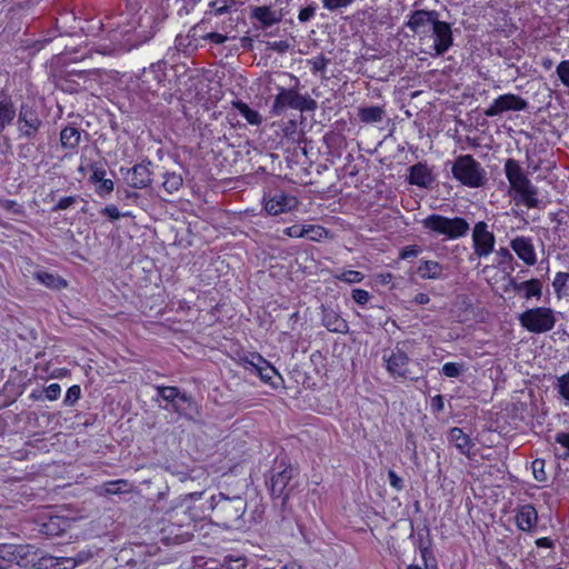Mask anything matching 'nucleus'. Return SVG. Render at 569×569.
Segmentation results:
<instances>
[{
    "label": "nucleus",
    "instance_id": "f257e3e1",
    "mask_svg": "<svg viewBox=\"0 0 569 569\" xmlns=\"http://www.w3.org/2000/svg\"><path fill=\"white\" fill-rule=\"evenodd\" d=\"M209 507L221 526L228 529L246 527L247 500L242 496L228 497L220 492L210 498Z\"/></svg>",
    "mask_w": 569,
    "mask_h": 569
},
{
    "label": "nucleus",
    "instance_id": "f03ea898",
    "mask_svg": "<svg viewBox=\"0 0 569 569\" xmlns=\"http://www.w3.org/2000/svg\"><path fill=\"white\" fill-rule=\"evenodd\" d=\"M505 173L511 189L519 194L520 200L528 208H537L539 204L538 189L528 179L519 162L515 159H508L505 163Z\"/></svg>",
    "mask_w": 569,
    "mask_h": 569
},
{
    "label": "nucleus",
    "instance_id": "7ed1b4c3",
    "mask_svg": "<svg viewBox=\"0 0 569 569\" xmlns=\"http://www.w3.org/2000/svg\"><path fill=\"white\" fill-rule=\"evenodd\" d=\"M422 227L433 236H443L447 239H459L469 232V222L461 217H445L432 213L421 221Z\"/></svg>",
    "mask_w": 569,
    "mask_h": 569
},
{
    "label": "nucleus",
    "instance_id": "20e7f679",
    "mask_svg": "<svg viewBox=\"0 0 569 569\" xmlns=\"http://www.w3.org/2000/svg\"><path fill=\"white\" fill-rule=\"evenodd\" d=\"M456 180L469 188H480L486 183V170L471 154H461L451 164Z\"/></svg>",
    "mask_w": 569,
    "mask_h": 569
},
{
    "label": "nucleus",
    "instance_id": "39448f33",
    "mask_svg": "<svg viewBox=\"0 0 569 569\" xmlns=\"http://www.w3.org/2000/svg\"><path fill=\"white\" fill-rule=\"evenodd\" d=\"M17 117L16 126L19 138L28 141L34 140L43 127V120L37 106L30 102H22Z\"/></svg>",
    "mask_w": 569,
    "mask_h": 569
},
{
    "label": "nucleus",
    "instance_id": "423d86ee",
    "mask_svg": "<svg viewBox=\"0 0 569 569\" xmlns=\"http://www.w3.org/2000/svg\"><path fill=\"white\" fill-rule=\"evenodd\" d=\"M157 393L169 402L172 410L179 416L189 421H196L194 416L198 413V408L191 396L181 392L178 387L173 386H159L157 387Z\"/></svg>",
    "mask_w": 569,
    "mask_h": 569
},
{
    "label": "nucleus",
    "instance_id": "0eeeda50",
    "mask_svg": "<svg viewBox=\"0 0 569 569\" xmlns=\"http://www.w3.org/2000/svg\"><path fill=\"white\" fill-rule=\"evenodd\" d=\"M317 107V101L309 96H302L295 89L280 88L279 93L274 97L271 111L273 114L279 116L286 108H292L303 112L315 111Z\"/></svg>",
    "mask_w": 569,
    "mask_h": 569
},
{
    "label": "nucleus",
    "instance_id": "6e6552de",
    "mask_svg": "<svg viewBox=\"0 0 569 569\" xmlns=\"http://www.w3.org/2000/svg\"><path fill=\"white\" fill-rule=\"evenodd\" d=\"M518 320L527 331L532 333L548 332L556 325L553 310L546 307L528 309L519 315Z\"/></svg>",
    "mask_w": 569,
    "mask_h": 569
},
{
    "label": "nucleus",
    "instance_id": "1a4fd4ad",
    "mask_svg": "<svg viewBox=\"0 0 569 569\" xmlns=\"http://www.w3.org/2000/svg\"><path fill=\"white\" fill-rule=\"evenodd\" d=\"M295 469L281 461L279 466L274 467L271 471L269 489L270 493L274 498H282V503L289 498V493L293 487H290V482L293 479Z\"/></svg>",
    "mask_w": 569,
    "mask_h": 569
},
{
    "label": "nucleus",
    "instance_id": "9d476101",
    "mask_svg": "<svg viewBox=\"0 0 569 569\" xmlns=\"http://www.w3.org/2000/svg\"><path fill=\"white\" fill-rule=\"evenodd\" d=\"M31 553H33L31 545L1 543L0 569H10L13 563L27 568L31 561Z\"/></svg>",
    "mask_w": 569,
    "mask_h": 569
},
{
    "label": "nucleus",
    "instance_id": "9b49d317",
    "mask_svg": "<svg viewBox=\"0 0 569 569\" xmlns=\"http://www.w3.org/2000/svg\"><path fill=\"white\" fill-rule=\"evenodd\" d=\"M240 363L246 370L256 373L259 376L261 381L269 383L272 387H277V383L273 381L276 377L281 379L276 368L258 352H250L241 357Z\"/></svg>",
    "mask_w": 569,
    "mask_h": 569
},
{
    "label": "nucleus",
    "instance_id": "f8f14e48",
    "mask_svg": "<svg viewBox=\"0 0 569 569\" xmlns=\"http://www.w3.org/2000/svg\"><path fill=\"white\" fill-rule=\"evenodd\" d=\"M382 359L386 363L387 371L392 378H410V359L407 352L399 346H397L395 349L383 350Z\"/></svg>",
    "mask_w": 569,
    "mask_h": 569
},
{
    "label": "nucleus",
    "instance_id": "ddd939ff",
    "mask_svg": "<svg viewBox=\"0 0 569 569\" xmlns=\"http://www.w3.org/2000/svg\"><path fill=\"white\" fill-rule=\"evenodd\" d=\"M264 210L271 216H278L282 212L291 211L299 204L295 196H290L281 190L268 192L263 197Z\"/></svg>",
    "mask_w": 569,
    "mask_h": 569
},
{
    "label": "nucleus",
    "instance_id": "4468645a",
    "mask_svg": "<svg viewBox=\"0 0 569 569\" xmlns=\"http://www.w3.org/2000/svg\"><path fill=\"white\" fill-rule=\"evenodd\" d=\"M527 107L528 102L520 96L506 93L495 99L491 106L483 111V114L486 117L493 118L507 111L526 110Z\"/></svg>",
    "mask_w": 569,
    "mask_h": 569
},
{
    "label": "nucleus",
    "instance_id": "2eb2a0df",
    "mask_svg": "<svg viewBox=\"0 0 569 569\" xmlns=\"http://www.w3.org/2000/svg\"><path fill=\"white\" fill-rule=\"evenodd\" d=\"M472 242L475 254L479 258L487 257L493 251L496 238L492 232L488 231V224L485 221H479L475 224Z\"/></svg>",
    "mask_w": 569,
    "mask_h": 569
},
{
    "label": "nucleus",
    "instance_id": "dca6fc26",
    "mask_svg": "<svg viewBox=\"0 0 569 569\" xmlns=\"http://www.w3.org/2000/svg\"><path fill=\"white\" fill-rule=\"evenodd\" d=\"M167 62L166 61H157L151 63L149 68H144L140 76V80L142 84L146 86L147 90L156 91L160 87H164V82L167 79Z\"/></svg>",
    "mask_w": 569,
    "mask_h": 569
},
{
    "label": "nucleus",
    "instance_id": "f3484780",
    "mask_svg": "<svg viewBox=\"0 0 569 569\" xmlns=\"http://www.w3.org/2000/svg\"><path fill=\"white\" fill-rule=\"evenodd\" d=\"M439 18L436 10H416L410 14L406 26L417 34H426Z\"/></svg>",
    "mask_w": 569,
    "mask_h": 569
},
{
    "label": "nucleus",
    "instance_id": "a211bd4d",
    "mask_svg": "<svg viewBox=\"0 0 569 569\" xmlns=\"http://www.w3.org/2000/svg\"><path fill=\"white\" fill-rule=\"evenodd\" d=\"M431 30L435 52L437 56H442L449 50L453 42L451 26L438 19L431 27Z\"/></svg>",
    "mask_w": 569,
    "mask_h": 569
},
{
    "label": "nucleus",
    "instance_id": "6ab92c4d",
    "mask_svg": "<svg viewBox=\"0 0 569 569\" xmlns=\"http://www.w3.org/2000/svg\"><path fill=\"white\" fill-rule=\"evenodd\" d=\"M151 161L141 162L127 169L126 181L133 189H143L151 184Z\"/></svg>",
    "mask_w": 569,
    "mask_h": 569
},
{
    "label": "nucleus",
    "instance_id": "aec40b11",
    "mask_svg": "<svg viewBox=\"0 0 569 569\" xmlns=\"http://www.w3.org/2000/svg\"><path fill=\"white\" fill-rule=\"evenodd\" d=\"M522 289H526V300H530L531 298L539 300L542 297V283L537 278L527 281H518L516 278H509L505 287L506 292L512 290L515 293H520Z\"/></svg>",
    "mask_w": 569,
    "mask_h": 569
},
{
    "label": "nucleus",
    "instance_id": "412c9836",
    "mask_svg": "<svg viewBox=\"0 0 569 569\" xmlns=\"http://www.w3.org/2000/svg\"><path fill=\"white\" fill-rule=\"evenodd\" d=\"M282 12L272 10L269 6L251 8L250 18L259 22L257 28L266 30L282 20Z\"/></svg>",
    "mask_w": 569,
    "mask_h": 569
},
{
    "label": "nucleus",
    "instance_id": "4be33fe9",
    "mask_svg": "<svg viewBox=\"0 0 569 569\" xmlns=\"http://www.w3.org/2000/svg\"><path fill=\"white\" fill-rule=\"evenodd\" d=\"M408 182L420 188H431L435 178L427 163L418 162L409 168Z\"/></svg>",
    "mask_w": 569,
    "mask_h": 569
},
{
    "label": "nucleus",
    "instance_id": "5701e85b",
    "mask_svg": "<svg viewBox=\"0 0 569 569\" xmlns=\"http://www.w3.org/2000/svg\"><path fill=\"white\" fill-rule=\"evenodd\" d=\"M322 325L331 332L347 333L349 331L348 322L340 316L338 311L330 307L321 308Z\"/></svg>",
    "mask_w": 569,
    "mask_h": 569
},
{
    "label": "nucleus",
    "instance_id": "b1692460",
    "mask_svg": "<svg viewBox=\"0 0 569 569\" xmlns=\"http://www.w3.org/2000/svg\"><path fill=\"white\" fill-rule=\"evenodd\" d=\"M515 520L519 530L531 532L537 526L538 512L532 505H523L517 509Z\"/></svg>",
    "mask_w": 569,
    "mask_h": 569
},
{
    "label": "nucleus",
    "instance_id": "393cba45",
    "mask_svg": "<svg viewBox=\"0 0 569 569\" xmlns=\"http://www.w3.org/2000/svg\"><path fill=\"white\" fill-rule=\"evenodd\" d=\"M517 256L528 266H533L537 261L535 247L529 238L517 237L510 243Z\"/></svg>",
    "mask_w": 569,
    "mask_h": 569
},
{
    "label": "nucleus",
    "instance_id": "a878e982",
    "mask_svg": "<svg viewBox=\"0 0 569 569\" xmlns=\"http://www.w3.org/2000/svg\"><path fill=\"white\" fill-rule=\"evenodd\" d=\"M81 141V130L74 126H66L60 131V144L64 150H68L67 154H73Z\"/></svg>",
    "mask_w": 569,
    "mask_h": 569
},
{
    "label": "nucleus",
    "instance_id": "bb28decb",
    "mask_svg": "<svg viewBox=\"0 0 569 569\" xmlns=\"http://www.w3.org/2000/svg\"><path fill=\"white\" fill-rule=\"evenodd\" d=\"M30 558L29 567L36 569H64L62 565L66 562V557H52L49 555L38 557V550L33 547V553H31Z\"/></svg>",
    "mask_w": 569,
    "mask_h": 569
},
{
    "label": "nucleus",
    "instance_id": "cd10ccee",
    "mask_svg": "<svg viewBox=\"0 0 569 569\" xmlns=\"http://www.w3.org/2000/svg\"><path fill=\"white\" fill-rule=\"evenodd\" d=\"M448 440L459 450L461 455L466 456L470 455V450L475 446L470 437L465 433L461 428L458 427H453L449 430Z\"/></svg>",
    "mask_w": 569,
    "mask_h": 569
},
{
    "label": "nucleus",
    "instance_id": "c85d7f7f",
    "mask_svg": "<svg viewBox=\"0 0 569 569\" xmlns=\"http://www.w3.org/2000/svg\"><path fill=\"white\" fill-rule=\"evenodd\" d=\"M17 114V109L9 96L0 98V132L12 123Z\"/></svg>",
    "mask_w": 569,
    "mask_h": 569
},
{
    "label": "nucleus",
    "instance_id": "c756f323",
    "mask_svg": "<svg viewBox=\"0 0 569 569\" xmlns=\"http://www.w3.org/2000/svg\"><path fill=\"white\" fill-rule=\"evenodd\" d=\"M130 490V483L128 480L118 479L104 482L98 488L99 495H120Z\"/></svg>",
    "mask_w": 569,
    "mask_h": 569
},
{
    "label": "nucleus",
    "instance_id": "7c9ffc66",
    "mask_svg": "<svg viewBox=\"0 0 569 569\" xmlns=\"http://www.w3.org/2000/svg\"><path fill=\"white\" fill-rule=\"evenodd\" d=\"M232 107L237 109L240 114L248 121V123L252 126H259L262 122L261 114L251 109L247 103H244L241 100H234L232 101Z\"/></svg>",
    "mask_w": 569,
    "mask_h": 569
},
{
    "label": "nucleus",
    "instance_id": "2f4dec72",
    "mask_svg": "<svg viewBox=\"0 0 569 569\" xmlns=\"http://www.w3.org/2000/svg\"><path fill=\"white\" fill-rule=\"evenodd\" d=\"M34 278L50 289H61L67 287V281L58 274L47 271H37L33 273Z\"/></svg>",
    "mask_w": 569,
    "mask_h": 569
},
{
    "label": "nucleus",
    "instance_id": "473e14b6",
    "mask_svg": "<svg viewBox=\"0 0 569 569\" xmlns=\"http://www.w3.org/2000/svg\"><path fill=\"white\" fill-rule=\"evenodd\" d=\"M442 271V266L433 260H426L418 268V272L422 279H440Z\"/></svg>",
    "mask_w": 569,
    "mask_h": 569
},
{
    "label": "nucleus",
    "instance_id": "72a5a7b5",
    "mask_svg": "<svg viewBox=\"0 0 569 569\" xmlns=\"http://www.w3.org/2000/svg\"><path fill=\"white\" fill-rule=\"evenodd\" d=\"M385 114L383 108L379 106L360 108L358 112L360 121L365 123L380 122Z\"/></svg>",
    "mask_w": 569,
    "mask_h": 569
},
{
    "label": "nucleus",
    "instance_id": "f704fd0d",
    "mask_svg": "<svg viewBox=\"0 0 569 569\" xmlns=\"http://www.w3.org/2000/svg\"><path fill=\"white\" fill-rule=\"evenodd\" d=\"M61 522L62 519L60 517L50 516L47 521L40 525V532L49 537L59 536L64 531V528L61 527Z\"/></svg>",
    "mask_w": 569,
    "mask_h": 569
},
{
    "label": "nucleus",
    "instance_id": "c9c22d12",
    "mask_svg": "<svg viewBox=\"0 0 569 569\" xmlns=\"http://www.w3.org/2000/svg\"><path fill=\"white\" fill-rule=\"evenodd\" d=\"M552 287L557 296L560 298L569 291V273L558 272L552 281Z\"/></svg>",
    "mask_w": 569,
    "mask_h": 569
},
{
    "label": "nucleus",
    "instance_id": "e433bc0d",
    "mask_svg": "<svg viewBox=\"0 0 569 569\" xmlns=\"http://www.w3.org/2000/svg\"><path fill=\"white\" fill-rule=\"evenodd\" d=\"M163 178L164 181L162 186L168 193H173L174 191H178L183 183L181 174L176 172H166Z\"/></svg>",
    "mask_w": 569,
    "mask_h": 569
},
{
    "label": "nucleus",
    "instance_id": "4c0bfd02",
    "mask_svg": "<svg viewBox=\"0 0 569 569\" xmlns=\"http://www.w3.org/2000/svg\"><path fill=\"white\" fill-rule=\"evenodd\" d=\"M93 557V552L90 549L79 551L74 557H66V562H70V566H66L64 569H73L79 565L88 562Z\"/></svg>",
    "mask_w": 569,
    "mask_h": 569
},
{
    "label": "nucleus",
    "instance_id": "58836bf2",
    "mask_svg": "<svg viewBox=\"0 0 569 569\" xmlns=\"http://www.w3.org/2000/svg\"><path fill=\"white\" fill-rule=\"evenodd\" d=\"M546 462L543 459H535L531 462V470L533 478L539 482H546L548 480L547 472L545 470Z\"/></svg>",
    "mask_w": 569,
    "mask_h": 569
},
{
    "label": "nucleus",
    "instance_id": "ea45409f",
    "mask_svg": "<svg viewBox=\"0 0 569 569\" xmlns=\"http://www.w3.org/2000/svg\"><path fill=\"white\" fill-rule=\"evenodd\" d=\"M555 388L561 398L569 402V371L557 378Z\"/></svg>",
    "mask_w": 569,
    "mask_h": 569
},
{
    "label": "nucleus",
    "instance_id": "a19ab883",
    "mask_svg": "<svg viewBox=\"0 0 569 569\" xmlns=\"http://www.w3.org/2000/svg\"><path fill=\"white\" fill-rule=\"evenodd\" d=\"M306 238L311 241H320L327 234V230L320 226L306 224Z\"/></svg>",
    "mask_w": 569,
    "mask_h": 569
},
{
    "label": "nucleus",
    "instance_id": "79ce46f5",
    "mask_svg": "<svg viewBox=\"0 0 569 569\" xmlns=\"http://www.w3.org/2000/svg\"><path fill=\"white\" fill-rule=\"evenodd\" d=\"M463 371V366L457 362H446L441 372L448 378H458Z\"/></svg>",
    "mask_w": 569,
    "mask_h": 569
},
{
    "label": "nucleus",
    "instance_id": "37998d69",
    "mask_svg": "<svg viewBox=\"0 0 569 569\" xmlns=\"http://www.w3.org/2000/svg\"><path fill=\"white\" fill-rule=\"evenodd\" d=\"M282 131L286 138L291 139L293 141H299L302 134L301 132L298 131V124L296 120H289L283 126Z\"/></svg>",
    "mask_w": 569,
    "mask_h": 569
},
{
    "label": "nucleus",
    "instance_id": "c03bdc74",
    "mask_svg": "<svg viewBox=\"0 0 569 569\" xmlns=\"http://www.w3.org/2000/svg\"><path fill=\"white\" fill-rule=\"evenodd\" d=\"M336 278L347 283H358L363 280L365 276L359 271L348 270L336 276Z\"/></svg>",
    "mask_w": 569,
    "mask_h": 569
},
{
    "label": "nucleus",
    "instance_id": "a18cd8bd",
    "mask_svg": "<svg viewBox=\"0 0 569 569\" xmlns=\"http://www.w3.org/2000/svg\"><path fill=\"white\" fill-rule=\"evenodd\" d=\"M557 76L561 83L569 88V60L561 61L556 69Z\"/></svg>",
    "mask_w": 569,
    "mask_h": 569
},
{
    "label": "nucleus",
    "instance_id": "49530a36",
    "mask_svg": "<svg viewBox=\"0 0 569 569\" xmlns=\"http://www.w3.org/2000/svg\"><path fill=\"white\" fill-rule=\"evenodd\" d=\"M80 200V196H69L61 198L57 204L51 209L53 212L67 210Z\"/></svg>",
    "mask_w": 569,
    "mask_h": 569
},
{
    "label": "nucleus",
    "instance_id": "de8ad7c7",
    "mask_svg": "<svg viewBox=\"0 0 569 569\" xmlns=\"http://www.w3.org/2000/svg\"><path fill=\"white\" fill-rule=\"evenodd\" d=\"M80 387L78 385H73L67 390L63 402L66 406H73L80 399Z\"/></svg>",
    "mask_w": 569,
    "mask_h": 569
},
{
    "label": "nucleus",
    "instance_id": "09e8293b",
    "mask_svg": "<svg viewBox=\"0 0 569 569\" xmlns=\"http://www.w3.org/2000/svg\"><path fill=\"white\" fill-rule=\"evenodd\" d=\"M114 189V183L111 179H104L96 187V192L99 197L104 198L109 196Z\"/></svg>",
    "mask_w": 569,
    "mask_h": 569
},
{
    "label": "nucleus",
    "instance_id": "8fccbe9b",
    "mask_svg": "<svg viewBox=\"0 0 569 569\" xmlns=\"http://www.w3.org/2000/svg\"><path fill=\"white\" fill-rule=\"evenodd\" d=\"M247 563L244 558L226 557L222 568L224 569H246Z\"/></svg>",
    "mask_w": 569,
    "mask_h": 569
},
{
    "label": "nucleus",
    "instance_id": "3c124183",
    "mask_svg": "<svg viewBox=\"0 0 569 569\" xmlns=\"http://www.w3.org/2000/svg\"><path fill=\"white\" fill-rule=\"evenodd\" d=\"M283 233L291 238H306V234H307L306 224H303V226L293 224L291 227L286 228L283 230Z\"/></svg>",
    "mask_w": 569,
    "mask_h": 569
},
{
    "label": "nucleus",
    "instance_id": "603ef678",
    "mask_svg": "<svg viewBox=\"0 0 569 569\" xmlns=\"http://www.w3.org/2000/svg\"><path fill=\"white\" fill-rule=\"evenodd\" d=\"M317 4L310 3L306 8L301 9L298 14V20L302 23L308 22L311 20L316 13Z\"/></svg>",
    "mask_w": 569,
    "mask_h": 569
},
{
    "label": "nucleus",
    "instance_id": "864d4df0",
    "mask_svg": "<svg viewBox=\"0 0 569 569\" xmlns=\"http://www.w3.org/2000/svg\"><path fill=\"white\" fill-rule=\"evenodd\" d=\"M42 392L48 400L53 401L60 397L61 387L59 383H51L48 387L43 388Z\"/></svg>",
    "mask_w": 569,
    "mask_h": 569
},
{
    "label": "nucleus",
    "instance_id": "5fc2aeb1",
    "mask_svg": "<svg viewBox=\"0 0 569 569\" xmlns=\"http://www.w3.org/2000/svg\"><path fill=\"white\" fill-rule=\"evenodd\" d=\"M118 198L121 201H127L129 203H136L140 198V194L136 191H130L129 189H118L117 190Z\"/></svg>",
    "mask_w": 569,
    "mask_h": 569
},
{
    "label": "nucleus",
    "instance_id": "6e6d98bb",
    "mask_svg": "<svg viewBox=\"0 0 569 569\" xmlns=\"http://www.w3.org/2000/svg\"><path fill=\"white\" fill-rule=\"evenodd\" d=\"M103 216L109 217L111 220H118L121 216L122 217H130V212L120 213L118 208L114 204H109L104 207L101 211Z\"/></svg>",
    "mask_w": 569,
    "mask_h": 569
},
{
    "label": "nucleus",
    "instance_id": "4d7b16f0",
    "mask_svg": "<svg viewBox=\"0 0 569 569\" xmlns=\"http://www.w3.org/2000/svg\"><path fill=\"white\" fill-rule=\"evenodd\" d=\"M1 207L7 210V211H10L14 214H22L23 213V209H22V206H20L19 203H17L14 200H2L0 202Z\"/></svg>",
    "mask_w": 569,
    "mask_h": 569
},
{
    "label": "nucleus",
    "instance_id": "13d9d810",
    "mask_svg": "<svg viewBox=\"0 0 569 569\" xmlns=\"http://www.w3.org/2000/svg\"><path fill=\"white\" fill-rule=\"evenodd\" d=\"M351 296H352V299L358 305H361V306L366 305L370 299L369 292L363 289H353Z\"/></svg>",
    "mask_w": 569,
    "mask_h": 569
},
{
    "label": "nucleus",
    "instance_id": "bf43d9fd",
    "mask_svg": "<svg viewBox=\"0 0 569 569\" xmlns=\"http://www.w3.org/2000/svg\"><path fill=\"white\" fill-rule=\"evenodd\" d=\"M92 169V173L90 176V181L98 184L99 182H101L102 180L106 179V170L102 168V167H99L97 164H93L91 167Z\"/></svg>",
    "mask_w": 569,
    "mask_h": 569
},
{
    "label": "nucleus",
    "instance_id": "052dcab7",
    "mask_svg": "<svg viewBox=\"0 0 569 569\" xmlns=\"http://www.w3.org/2000/svg\"><path fill=\"white\" fill-rule=\"evenodd\" d=\"M353 0H322L323 7L330 11L349 6Z\"/></svg>",
    "mask_w": 569,
    "mask_h": 569
},
{
    "label": "nucleus",
    "instance_id": "680f3d73",
    "mask_svg": "<svg viewBox=\"0 0 569 569\" xmlns=\"http://www.w3.org/2000/svg\"><path fill=\"white\" fill-rule=\"evenodd\" d=\"M199 1L200 0H177V3L180 4L178 13L180 16L188 14Z\"/></svg>",
    "mask_w": 569,
    "mask_h": 569
},
{
    "label": "nucleus",
    "instance_id": "e2e57ef3",
    "mask_svg": "<svg viewBox=\"0 0 569 569\" xmlns=\"http://www.w3.org/2000/svg\"><path fill=\"white\" fill-rule=\"evenodd\" d=\"M420 251L421 249L417 244L407 246L402 248V250L399 253V257L401 259L415 258L419 254Z\"/></svg>",
    "mask_w": 569,
    "mask_h": 569
},
{
    "label": "nucleus",
    "instance_id": "0e129e2a",
    "mask_svg": "<svg viewBox=\"0 0 569 569\" xmlns=\"http://www.w3.org/2000/svg\"><path fill=\"white\" fill-rule=\"evenodd\" d=\"M556 443H559L563 448L567 449V452L563 455V458L569 457V432H557L555 436Z\"/></svg>",
    "mask_w": 569,
    "mask_h": 569
},
{
    "label": "nucleus",
    "instance_id": "69168bd1",
    "mask_svg": "<svg viewBox=\"0 0 569 569\" xmlns=\"http://www.w3.org/2000/svg\"><path fill=\"white\" fill-rule=\"evenodd\" d=\"M388 478L390 486L397 491H401L403 489V480L393 470L388 471Z\"/></svg>",
    "mask_w": 569,
    "mask_h": 569
},
{
    "label": "nucleus",
    "instance_id": "338daca9",
    "mask_svg": "<svg viewBox=\"0 0 569 569\" xmlns=\"http://www.w3.org/2000/svg\"><path fill=\"white\" fill-rule=\"evenodd\" d=\"M289 48H290V44L288 43V41H284V40L268 42V49L273 50L279 53L287 52L289 50Z\"/></svg>",
    "mask_w": 569,
    "mask_h": 569
},
{
    "label": "nucleus",
    "instance_id": "774afa93",
    "mask_svg": "<svg viewBox=\"0 0 569 569\" xmlns=\"http://www.w3.org/2000/svg\"><path fill=\"white\" fill-rule=\"evenodd\" d=\"M329 60L325 56H320L315 58L310 63L312 64V71H323L328 64Z\"/></svg>",
    "mask_w": 569,
    "mask_h": 569
}]
</instances>
